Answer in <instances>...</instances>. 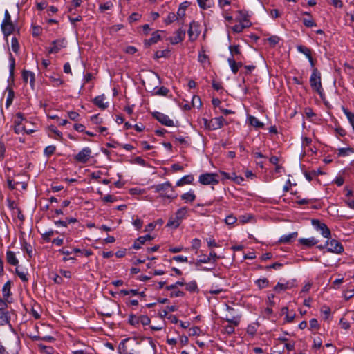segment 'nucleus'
<instances>
[{"mask_svg":"<svg viewBox=\"0 0 354 354\" xmlns=\"http://www.w3.org/2000/svg\"><path fill=\"white\" fill-rule=\"evenodd\" d=\"M153 117L156 119L162 125L167 127L174 126V121L169 117L162 113L156 111L153 113Z\"/></svg>","mask_w":354,"mask_h":354,"instance_id":"obj_11","label":"nucleus"},{"mask_svg":"<svg viewBox=\"0 0 354 354\" xmlns=\"http://www.w3.org/2000/svg\"><path fill=\"white\" fill-rule=\"evenodd\" d=\"M299 243L306 248H311L317 245L319 241L315 237L301 238L298 240Z\"/></svg>","mask_w":354,"mask_h":354,"instance_id":"obj_16","label":"nucleus"},{"mask_svg":"<svg viewBox=\"0 0 354 354\" xmlns=\"http://www.w3.org/2000/svg\"><path fill=\"white\" fill-rule=\"evenodd\" d=\"M210 257V261L213 263H216L217 262V260L220 259V257L217 255V254L215 252V251L212 250L208 256Z\"/></svg>","mask_w":354,"mask_h":354,"instance_id":"obj_63","label":"nucleus"},{"mask_svg":"<svg viewBox=\"0 0 354 354\" xmlns=\"http://www.w3.org/2000/svg\"><path fill=\"white\" fill-rule=\"evenodd\" d=\"M239 17L236 19V21L239 22H243L244 21H247L250 19V15L248 14V12L245 10H240L237 11Z\"/></svg>","mask_w":354,"mask_h":354,"instance_id":"obj_32","label":"nucleus"},{"mask_svg":"<svg viewBox=\"0 0 354 354\" xmlns=\"http://www.w3.org/2000/svg\"><path fill=\"white\" fill-rule=\"evenodd\" d=\"M22 78L25 83H27L28 80L29 79L30 84L32 87H33L34 84H35V74L32 72H31L30 71H27V70H24L22 71Z\"/></svg>","mask_w":354,"mask_h":354,"instance_id":"obj_19","label":"nucleus"},{"mask_svg":"<svg viewBox=\"0 0 354 354\" xmlns=\"http://www.w3.org/2000/svg\"><path fill=\"white\" fill-rule=\"evenodd\" d=\"M120 293L123 295H129V294H132L133 295H138L139 291L137 289L121 290Z\"/></svg>","mask_w":354,"mask_h":354,"instance_id":"obj_53","label":"nucleus"},{"mask_svg":"<svg viewBox=\"0 0 354 354\" xmlns=\"http://www.w3.org/2000/svg\"><path fill=\"white\" fill-rule=\"evenodd\" d=\"M38 347L41 352L46 353V354H52L53 353V348L51 346H48L44 345L42 344H39Z\"/></svg>","mask_w":354,"mask_h":354,"instance_id":"obj_45","label":"nucleus"},{"mask_svg":"<svg viewBox=\"0 0 354 354\" xmlns=\"http://www.w3.org/2000/svg\"><path fill=\"white\" fill-rule=\"evenodd\" d=\"M141 17V15L138 12L132 13L128 18V21L130 24L138 21Z\"/></svg>","mask_w":354,"mask_h":354,"instance_id":"obj_52","label":"nucleus"},{"mask_svg":"<svg viewBox=\"0 0 354 354\" xmlns=\"http://www.w3.org/2000/svg\"><path fill=\"white\" fill-rule=\"evenodd\" d=\"M10 316L8 312L5 311L3 308H0V326H4L9 324Z\"/></svg>","mask_w":354,"mask_h":354,"instance_id":"obj_24","label":"nucleus"},{"mask_svg":"<svg viewBox=\"0 0 354 354\" xmlns=\"http://www.w3.org/2000/svg\"><path fill=\"white\" fill-rule=\"evenodd\" d=\"M248 119L250 125L256 128H263L264 124L262 122L259 121L256 117L253 115H249Z\"/></svg>","mask_w":354,"mask_h":354,"instance_id":"obj_29","label":"nucleus"},{"mask_svg":"<svg viewBox=\"0 0 354 354\" xmlns=\"http://www.w3.org/2000/svg\"><path fill=\"white\" fill-rule=\"evenodd\" d=\"M180 197L185 203H192L196 199V196L193 190H189L188 192L182 194Z\"/></svg>","mask_w":354,"mask_h":354,"instance_id":"obj_27","label":"nucleus"},{"mask_svg":"<svg viewBox=\"0 0 354 354\" xmlns=\"http://www.w3.org/2000/svg\"><path fill=\"white\" fill-rule=\"evenodd\" d=\"M9 62H10V66H9L10 77L13 79L15 68V59L11 53H10V56H9Z\"/></svg>","mask_w":354,"mask_h":354,"instance_id":"obj_35","label":"nucleus"},{"mask_svg":"<svg viewBox=\"0 0 354 354\" xmlns=\"http://www.w3.org/2000/svg\"><path fill=\"white\" fill-rule=\"evenodd\" d=\"M150 322V318L147 315H141L139 317V323H141L143 326L149 325Z\"/></svg>","mask_w":354,"mask_h":354,"instance_id":"obj_56","label":"nucleus"},{"mask_svg":"<svg viewBox=\"0 0 354 354\" xmlns=\"http://www.w3.org/2000/svg\"><path fill=\"white\" fill-rule=\"evenodd\" d=\"M206 241L209 248H218L219 246L215 239L212 237L206 239Z\"/></svg>","mask_w":354,"mask_h":354,"instance_id":"obj_58","label":"nucleus"},{"mask_svg":"<svg viewBox=\"0 0 354 354\" xmlns=\"http://www.w3.org/2000/svg\"><path fill=\"white\" fill-rule=\"evenodd\" d=\"M232 30L235 33H241L244 30V26L241 25V23L236 24L232 27Z\"/></svg>","mask_w":354,"mask_h":354,"instance_id":"obj_59","label":"nucleus"},{"mask_svg":"<svg viewBox=\"0 0 354 354\" xmlns=\"http://www.w3.org/2000/svg\"><path fill=\"white\" fill-rule=\"evenodd\" d=\"M6 261L12 266H17L19 263V260L16 257L15 253L10 250L6 252Z\"/></svg>","mask_w":354,"mask_h":354,"instance_id":"obj_22","label":"nucleus"},{"mask_svg":"<svg viewBox=\"0 0 354 354\" xmlns=\"http://www.w3.org/2000/svg\"><path fill=\"white\" fill-rule=\"evenodd\" d=\"M311 223L315 229L317 231H319L321 234L324 238H330V230L325 223L320 222L317 219H313Z\"/></svg>","mask_w":354,"mask_h":354,"instance_id":"obj_6","label":"nucleus"},{"mask_svg":"<svg viewBox=\"0 0 354 354\" xmlns=\"http://www.w3.org/2000/svg\"><path fill=\"white\" fill-rule=\"evenodd\" d=\"M194 176L192 174L184 176L177 181L176 186L181 187L185 185L191 184L194 181Z\"/></svg>","mask_w":354,"mask_h":354,"instance_id":"obj_23","label":"nucleus"},{"mask_svg":"<svg viewBox=\"0 0 354 354\" xmlns=\"http://www.w3.org/2000/svg\"><path fill=\"white\" fill-rule=\"evenodd\" d=\"M327 252H333L337 254H340L344 252V247L342 244L336 239H328L326 241Z\"/></svg>","mask_w":354,"mask_h":354,"instance_id":"obj_7","label":"nucleus"},{"mask_svg":"<svg viewBox=\"0 0 354 354\" xmlns=\"http://www.w3.org/2000/svg\"><path fill=\"white\" fill-rule=\"evenodd\" d=\"M323 172L321 171L320 169L316 170H312L311 171H305L304 176L309 181H312L313 178L315 176H317L318 175L322 174Z\"/></svg>","mask_w":354,"mask_h":354,"instance_id":"obj_31","label":"nucleus"},{"mask_svg":"<svg viewBox=\"0 0 354 354\" xmlns=\"http://www.w3.org/2000/svg\"><path fill=\"white\" fill-rule=\"evenodd\" d=\"M151 189H153L156 193L164 192L170 189L173 194L170 195H164L163 196L171 200L176 198L178 196L177 194L174 192V187H172L171 183L169 181H167L161 184L153 185V186H151Z\"/></svg>","mask_w":354,"mask_h":354,"instance_id":"obj_4","label":"nucleus"},{"mask_svg":"<svg viewBox=\"0 0 354 354\" xmlns=\"http://www.w3.org/2000/svg\"><path fill=\"white\" fill-rule=\"evenodd\" d=\"M186 290L190 292H198L199 288L195 280H193L187 283H185Z\"/></svg>","mask_w":354,"mask_h":354,"instance_id":"obj_30","label":"nucleus"},{"mask_svg":"<svg viewBox=\"0 0 354 354\" xmlns=\"http://www.w3.org/2000/svg\"><path fill=\"white\" fill-rule=\"evenodd\" d=\"M187 216V209L185 207H183L178 209L176 214L175 217H171L167 224L168 227H173L177 228L180 224V221L186 218Z\"/></svg>","mask_w":354,"mask_h":354,"instance_id":"obj_3","label":"nucleus"},{"mask_svg":"<svg viewBox=\"0 0 354 354\" xmlns=\"http://www.w3.org/2000/svg\"><path fill=\"white\" fill-rule=\"evenodd\" d=\"M105 96L104 94L95 97L93 100V104L101 109H106L108 107V102H104Z\"/></svg>","mask_w":354,"mask_h":354,"instance_id":"obj_18","label":"nucleus"},{"mask_svg":"<svg viewBox=\"0 0 354 354\" xmlns=\"http://www.w3.org/2000/svg\"><path fill=\"white\" fill-rule=\"evenodd\" d=\"M128 322L132 326H136L139 324V317L133 314H131L129 317Z\"/></svg>","mask_w":354,"mask_h":354,"instance_id":"obj_50","label":"nucleus"},{"mask_svg":"<svg viewBox=\"0 0 354 354\" xmlns=\"http://www.w3.org/2000/svg\"><path fill=\"white\" fill-rule=\"evenodd\" d=\"M159 30H157L153 32L151 37L145 41V44L146 46H149L154 44H156L158 41L161 39V36L159 33Z\"/></svg>","mask_w":354,"mask_h":354,"instance_id":"obj_25","label":"nucleus"},{"mask_svg":"<svg viewBox=\"0 0 354 354\" xmlns=\"http://www.w3.org/2000/svg\"><path fill=\"white\" fill-rule=\"evenodd\" d=\"M42 28L39 26H34L32 27V35L33 37H38L41 34Z\"/></svg>","mask_w":354,"mask_h":354,"instance_id":"obj_62","label":"nucleus"},{"mask_svg":"<svg viewBox=\"0 0 354 354\" xmlns=\"http://www.w3.org/2000/svg\"><path fill=\"white\" fill-rule=\"evenodd\" d=\"M55 151H56V146H55V145H48V146L45 147V149L44 150V154L46 157L49 158L53 154L55 153Z\"/></svg>","mask_w":354,"mask_h":354,"instance_id":"obj_39","label":"nucleus"},{"mask_svg":"<svg viewBox=\"0 0 354 354\" xmlns=\"http://www.w3.org/2000/svg\"><path fill=\"white\" fill-rule=\"evenodd\" d=\"M11 281H8L3 286L2 294L4 298L8 297L10 295Z\"/></svg>","mask_w":354,"mask_h":354,"instance_id":"obj_37","label":"nucleus"},{"mask_svg":"<svg viewBox=\"0 0 354 354\" xmlns=\"http://www.w3.org/2000/svg\"><path fill=\"white\" fill-rule=\"evenodd\" d=\"M297 50L300 53L304 55L307 59L310 58L313 56V50L306 46L298 45L297 46Z\"/></svg>","mask_w":354,"mask_h":354,"instance_id":"obj_26","label":"nucleus"},{"mask_svg":"<svg viewBox=\"0 0 354 354\" xmlns=\"http://www.w3.org/2000/svg\"><path fill=\"white\" fill-rule=\"evenodd\" d=\"M128 340V339H123L119 344V350H120V354H133L132 353H130L127 351V348L125 346V342Z\"/></svg>","mask_w":354,"mask_h":354,"instance_id":"obj_43","label":"nucleus"},{"mask_svg":"<svg viewBox=\"0 0 354 354\" xmlns=\"http://www.w3.org/2000/svg\"><path fill=\"white\" fill-rule=\"evenodd\" d=\"M170 50L168 49H165L163 50H158L154 54L155 59H159L161 57H167L169 55Z\"/></svg>","mask_w":354,"mask_h":354,"instance_id":"obj_44","label":"nucleus"},{"mask_svg":"<svg viewBox=\"0 0 354 354\" xmlns=\"http://www.w3.org/2000/svg\"><path fill=\"white\" fill-rule=\"evenodd\" d=\"M218 176L215 173H205L200 175L198 181L201 184L208 185H217L219 183L218 178Z\"/></svg>","mask_w":354,"mask_h":354,"instance_id":"obj_5","label":"nucleus"},{"mask_svg":"<svg viewBox=\"0 0 354 354\" xmlns=\"http://www.w3.org/2000/svg\"><path fill=\"white\" fill-rule=\"evenodd\" d=\"M309 81L312 89L317 92L321 98H323L324 92L321 82V73L317 68L312 70Z\"/></svg>","mask_w":354,"mask_h":354,"instance_id":"obj_1","label":"nucleus"},{"mask_svg":"<svg viewBox=\"0 0 354 354\" xmlns=\"http://www.w3.org/2000/svg\"><path fill=\"white\" fill-rule=\"evenodd\" d=\"M15 273L24 282L28 281V273L24 271H20L17 268L15 269Z\"/></svg>","mask_w":354,"mask_h":354,"instance_id":"obj_47","label":"nucleus"},{"mask_svg":"<svg viewBox=\"0 0 354 354\" xmlns=\"http://www.w3.org/2000/svg\"><path fill=\"white\" fill-rule=\"evenodd\" d=\"M185 285L184 281H178L175 283L166 286L167 290L176 289L178 286H183Z\"/></svg>","mask_w":354,"mask_h":354,"instance_id":"obj_54","label":"nucleus"},{"mask_svg":"<svg viewBox=\"0 0 354 354\" xmlns=\"http://www.w3.org/2000/svg\"><path fill=\"white\" fill-rule=\"evenodd\" d=\"M21 248L23 250L26 251L29 257H32V245L27 243L24 239L21 241Z\"/></svg>","mask_w":354,"mask_h":354,"instance_id":"obj_34","label":"nucleus"},{"mask_svg":"<svg viewBox=\"0 0 354 354\" xmlns=\"http://www.w3.org/2000/svg\"><path fill=\"white\" fill-rule=\"evenodd\" d=\"M67 41L65 38L57 39L51 42L52 46L48 50V53H57L62 48H65L67 46Z\"/></svg>","mask_w":354,"mask_h":354,"instance_id":"obj_8","label":"nucleus"},{"mask_svg":"<svg viewBox=\"0 0 354 354\" xmlns=\"http://www.w3.org/2000/svg\"><path fill=\"white\" fill-rule=\"evenodd\" d=\"M169 92V90L167 88L161 86L157 90L156 94L158 95L166 96Z\"/></svg>","mask_w":354,"mask_h":354,"instance_id":"obj_55","label":"nucleus"},{"mask_svg":"<svg viewBox=\"0 0 354 354\" xmlns=\"http://www.w3.org/2000/svg\"><path fill=\"white\" fill-rule=\"evenodd\" d=\"M113 7V3L111 1H106L100 5V10L105 11L111 9Z\"/></svg>","mask_w":354,"mask_h":354,"instance_id":"obj_57","label":"nucleus"},{"mask_svg":"<svg viewBox=\"0 0 354 354\" xmlns=\"http://www.w3.org/2000/svg\"><path fill=\"white\" fill-rule=\"evenodd\" d=\"M185 30L180 28L176 32V35L170 37L168 39L172 44H177L183 41L185 37Z\"/></svg>","mask_w":354,"mask_h":354,"instance_id":"obj_12","label":"nucleus"},{"mask_svg":"<svg viewBox=\"0 0 354 354\" xmlns=\"http://www.w3.org/2000/svg\"><path fill=\"white\" fill-rule=\"evenodd\" d=\"M15 117V124H21L22 121L25 120L24 114L21 112L17 113Z\"/></svg>","mask_w":354,"mask_h":354,"instance_id":"obj_64","label":"nucleus"},{"mask_svg":"<svg viewBox=\"0 0 354 354\" xmlns=\"http://www.w3.org/2000/svg\"><path fill=\"white\" fill-rule=\"evenodd\" d=\"M229 50L230 53V57H235L236 60H241L242 59L243 55L239 45H230L229 46Z\"/></svg>","mask_w":354,"mask_h":354,"instance_id":"obj_15","label":"nucleus"},{"mask_svg":"<svg viewBox=\"0 0 354 354\" xmlns=\"http://www.w3.org/2000/svg\"><path fill=\"white\" fill-rule=\"evenodd\" d=\"M237 221L236 218L233 214H230L225 218V222L227 225H233Z\"/></svg>","mask_w":354,"mask_h":354,"instance_id":"obj_51","label":"nucleus"},{"mask_svg":"<svg viewBox=\"0 0 354 354\" xmlns=\"http://www.w3.org/2000/svg\"><path fill=\"white\" fill-rule=\"evenodd\" d=\"M227 62L231 68L232 72L234 74H236L239 71L238 67L236 66V60L235 57H228Z\"/></svg>","mask_w":354,"mask_h":354,"instance_id":"obj_36","label":"nucleus"},{"mask_svg":"<svg viewBox=\"0 0 354 354\" xmlns=\"http://www.w3.org/2000/svg\"><path fill=\"white\" fill-rule=\"evenodd\" d=\"M229 324H232L233 326H237L239 324V318L233 317L232 318L226 317L225 319Z\"/></svg>","mask_w":354,"mask_h":354,"instance_id":"obj_61","label":"nucleus"},{"mask_svg":"<svg viewBox=\"0 0 354 354\" xmlns=\"http://www.w3.org/2000/svg\"><path fill=\"white\" fill-rule=\"evenodd\" d=\"M50 82H52V85L53 86H59L60 85H62L64 82L63 80L61 79V77H59V75H57V76H49L48 77Z\"/></svg>","mask_w":354,"mask_h":354,"instance_id":"obj_38","label":"nucleus"},{"mask_svg":"<svg viewBox=\"0 0 354 354\" xmlns=\"http://www.w3.org/2000/svg\"><path fill=\"white\" fill-rule=\"evenodd\" d=\"M256 284L260 289H262L268 286L269 281L266 278L259 279L256 281Z\"/></svg>","mask_w":354,"mask_h":354,"instance_id":"obj_46","label":"nucleus"},{"mask_svg":"<svg viewBox=\"0 0 354 354\" xmlns=\"http://www.w3.org/2000/svg\"><path fill=\"white\" fill-rule=\"evenodd\" d=\"M202 122L204 128L208 131L216 130L222 128L225 124H227L223 116L216 117L211 120L202 118Z\"/></svg>","mask_w":354,"mask_h":354,"instance_id":"obj_2","label":"nucleus"},{"mask_svg":"<svg viewBox=\"0 0 354 354\" xmlns=\"http://www.w3.org/2000/svg\"><path fill=\"white\" fill-rule=\"evenodd\" d=\"M6 91L8 92V95L6 101V107L8 109L12 103L15 97V92L10 87H7Z\"/></svg>","mask_w":354,"mask_h":354,"instance_id":"obj_28","label":"nucleus"},{"mask_svg":"<svg viewBox=\"0 0 354 354\" xmlns=\"http://www.w3.org/2000/svg\"><path fill=\"white\" fill-rule=\"evenodd\" d=\"M1 30L4 36L8 37L12 34L15 30L14 25L12 21L7 23H1Z\"/></svg>","mask_w":354,"mask_h":354,"instance_id":"obj_20","label":"nucleus"},{"mask_svg":"<svg viewBox=\"0 0 354 354\" xmlns=\"http://www.w3.org/2000/svg\"><path fill=\"white\" fill-rule=\"evenodd\" d=\"M298 236L297 232H294L288 234H284L281 236L278 242L279 243L288 244L293 242Z\"/></svg>","mask_w":354,"mask_h":354,"instance_id":"obj_14","label":"nucleus"},{"mask_svg":"<svg viewBox=\"0 0 354 354\" xmlns=\"http://www.w3.org/2000/svg\"><path fill=\"white\" fill-rule=\"evenodd\" d=\"M353 153L354 149L352 147L339 148L338 149L337 155L339 157H345Z\"/></svg>","mask_w":354,"mask_h":354,"instance_id":"obj_33","label":"nucleus"},{"mask_svg":"<svg viewBox=\"0 0 354 354\" xmlns=\"http://www.w3.org/2000/svg\"><path fill=\"white\" fill-rule=\"evenodd\" d=\"M178 20V17L174 12H169L167 17L165 19L164 22L169 25Z\"/></svg>","mask_w":354,"mask_h":354,"instance_id":"obj_40","label":"nucleus"},{"mask_svg":"<svg viewBox=\"0 0 354 354\" xmlns=\"http://www.w3.org/2000/svg\"><path fill=\"white\" fill-rule=\"evenodd\" d=\"M153 239V237L150 234H146L138 237L133 245V248L138 250L141 248L142 245H144L147 241H150Z\"/></svg>","mask_w":354,"mask_h":354,"instance_id":"obj_13","label":"nucleus"},{"mask_svg":"<svg viewBox=\"0 0 354 354\" xmlns=\"http://www.w3.org/2000/svg\"><path fill=\"white\" fill-rule=\"evenodd\" d=\"M257 333V328L255 325L250 324L247 328V333L251 336H254Z\"/></svg>","mask_w":354,"mask_h":354,"instance_id":"obj_60","label":"nucleus"},{"mask_svg":"<svg viewBox=\"0 0 354 354\" xmlns=\"http://www.w3.org/2000/svg\"><path fill=\"white\" fill-rule=\"evenodd\" d=\"M58 234V231H53L52 230L45 232L41 234L42 239L46 242L50 241V237L54 235V234Z\"/></svg>","mask_w":354,"mask_h":354,"instance_id":"obj_41","label":"nucleus"},{"mask_svg":"<svg viewBox=\"0 0 354 354\" xmlns=\"http://www.w3.org/2000/svg\"><path fill=\"white\" fill-rule=\"evenodd\" d=\"M210 257L206 255H201V258L198 259L196 262V266H199L201 263H210Z\"/></svg>","mask_w":354,"mask_h":354,"instance_id":"obj_48","label":"nucleus"},{"mask_svg":"<svg viewBox=\"0 0 354 354\" xmlns=\"http://www.w3.org/2000/svg\"><path fill=\"white\" fill-rule=\"evenodd\" d=\"M201 32L199 24L195 21H192L189 24V28L187 31L189 39L191 41H195L199 36Z\"/></svg>","mask_w":354,"mask_h":354,"instance_id":"obj_10","label":"nucleus"},{"mask_svg":"<svg viewBox=\"0 0 354 354\" xmlns=\"http://www.w3.org/2000/svg\"><path fill=\"white\" fill-rule=\"evenodd\" d=\"M75 218H66L64 220H55L54 223L56 226L67 227L68 224L77 223Z\"/></svg>","mask_w":354,"mask_h":354,"instance_id":"obj_21","label":"nucleus"},{"mask_svg":"<svg viewBox=\"0 0 354 354\" xmlns=\"http://www.w3.org/2000/svg\"><path fill=\"white\" fill-rule=\"evenodd\" d=\"M11 46H12V50L15 53H17L19 52V44L18 40H17V39L16 37H12V39H11Z\"/></svg>","mask_w":354,"mask_h":354,"instance_id":"obj_49","label":"nucleus"},{"mask_svg":"<svg viewBox=\"0 0 354 354\" xmlns=\"http://www.w3.org/2000/svg\"><path fill=\"white\" fill-rule=\"evenodd\" d=\"M304 25L307 28H312L317 26V24L313 20V17H308V18H304L302 19Z\"/></svg>","mask_w":354,"mask_h":354,"instance_id":"obj_42","label":"nucleus"},{"mask_svg":"<svg viewBox=\"0 0 354 354\" xmlns=\"http://www.w3.org/2000/svg\"><path fill=\"white\" fill-rule=\"evenodd\" d=\"M91 153V149L88 147H85L75 156L74 159L76 162L84 164L90 159Z\"/></svg>","mask_w":354,"mask_h":354,"instance_id":"obj_9","label":"nucleus"},{"mask_svg":"<svg viewBox=\"0 0 354 354\" xmlns=\"http://www.w3.org/2000/svg\"><path fill=\"white\" fill-rule=\"evenodd\" d=\"M293 286V283L290 281H286L285 283L278 282L274 287V291L277 293H281L286 290L290 289Z\"/></svg>","mask_w":354,"mask_h":354,"instance_id":"obj_17","label":"nucleus"}]
</instances>
